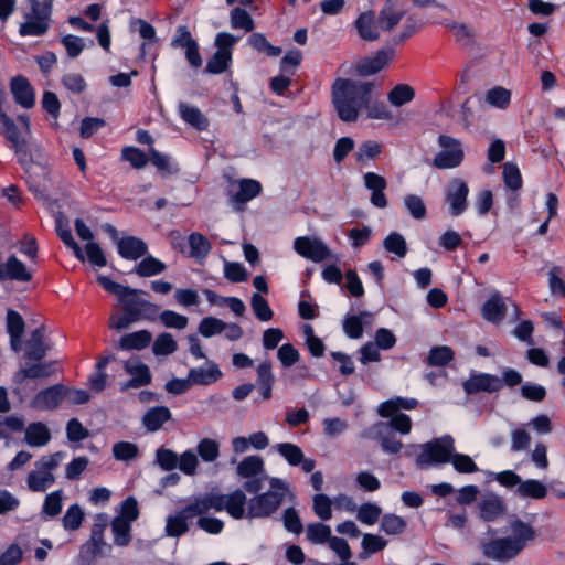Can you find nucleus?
I'll list each match as a JSON object with an SVG mask.
<instances>
[{"label": "nucleus", "mask_w": 565, "mask_h": 565, "mask_svg": "<svg viewBox=\"0 0 565 565\" xmlns=\"http://www.w3.org/2000/svg\"><path fill=\"white\" fill-rule=\"evenodd\" d=\"M248 42L253 49L258 52H265L269 56H278L281 53V49L271 45L262 33L252 34Z\"/></svg>", "instance_id": "nucleus-61"}, {"label": "nucleus", "mask_w": 565, "mask_h": 565, "mask_svg": "<svg viewBox=\"0 0 565 565\" xmlns=\"http://www.w3.org/2000/svg\"><path fill=\"white\" fill-rule=\"evenodd\" d=\"M270 486L273 490L256 495L249 500L247 518H267L279 508L286 492L285 483L279 479H271Z\"/></svg>", "instance_id": "nucleus-7"}, {"label": "nucleus", "mask_w": 565, "mask_h": 565, "mask_svg": "<svg viewBox=\"0 0 565 565\" xmlns=\"http://www.w3.org/2000/svg\"><path fill=\"white\" fill-rule=\"evenodd\" d=\"M383 146L374 140H366L362 142L356 152L355 160L359 163H365L367 161L375 160L382 153Z\"/></svg>", "instance_id": "nucleus-42"}, {"label": "nucleus", "mask_w": 565, "mask_h": 565, "mask_svg": "<svg viewBox=\"0 0 565 565\" xmlns=\"http://www.w3.org/2000/svg\"><path fill=\"white\" fill-rule=\"evenodd\" d=\"M119 255L125 259L137 260L148 253L147 244L138 237L125 236L117 242Z\"/></svg>", "instance_id": "nucleus-21"}, {"label": "nucleus", "mask_w": 565, "mask_h": 565, "mask_svg": "<svg viewBox=\"0 0 565 565\" xmlns=\"http://www.w3.org/2000/svg\"><path fill=\"white\" fill-rule=\"evenodd\" d=\"M365 188L371 192L370 202L377 209L387 206V199L384 193L387 182L384 177L375 172H366L363 175Z\"/></svg>", "instance_id": "nucleus-18"}, {"label": "nucleus", "mask_w": 565, "mask_h": 565, "mask_svg": "<svg viewBox=\"0 0 565 565\" xmlns=\"http://www.w3.org/2000/svg\"><path fill=\"white\" fill-rule=\"evenodd\" d=\"M178 350V344L172 334L164 332L157 337L153 342L152 351L156 355H169Z\"/></svg>", "instance_id": "nucleus-51"}, {"label": "nucleus", "mask_w": 565, "mask_h": 565, "mask_svg": "<svg viewBox=\"0 0 565 565\" xmlns=\"http://www.w3.org/2000/svg\"><path fill=\"white\" fill-rule=\"evenodd\" d=\"M49 345L44 342V329L36 328L30 334L25 344V358L31 361H41L49 351Z\"/></svg>", "instance_id": "nucleus-25"}, {"label": "nucleus", "mask_w": 565, "mask_h": 565, "mask_svg": "<svg viewBox=\"0 0 565 565\" xmlns=\"http://www.w3.org/2000/svg\"><path fill=\"white\" fill-rule=\"evenodd\" d=\"M190 255L196 259L205 258L211 250V244L200 233H192L189 236Z\"/></svg>", "instance_id": "nucleus-49"}, {"label": "nucleus", "mask_w": 565, "mask_h": 565, "mask_svg": "<svg viewBox=\"0 0 565 565\" xmlns=\"http://www.w3.org/2000/svg\"><path fill=\"white\" fill-rule=\"evenodd\" d=\"M54 373V362L36 363L21 369L15 380L22 382L26 379H47Z\"/></svg>", "instance_id": "nucleus-37"}, {"label": "nucleus", "mask_w": 565, "mask_h": 565, "mask_svg": "<svg viewBox=\"0 0 565 565\" xmlns=\"http://www.w3.org/2000/svg\"><path fill=\"white\" fill-rule=\"evenodd\" d=\"M294 249L301 257L320 263L331 257L328 246L317 237L299 236L294 241Z\"/></svg>", "instance_id": "nucleus-13"}, {"label": "nucleus", "mask_w": 565, "mask_h": 565, "mask_svg": "<svg viewBox=\"0 0 565 565\" xmlns=\"http://www.w3.org/2000/svg\"><path fill=\"white\" fill-rule=\"evenodd\" d=\"M484 100L492 107L505 109L511 102V92L502 86H495L486 93Z\"/></svg>", "instance_id": "nucleus-44"}, {"label": "nucleus", "mask_w": 565, "mask_h": 565, "mask_svg": "<svg viewBox=\"0 0 565 565\" xmlns=\"http://www.w3.org/2000/svg\"><path fill=\"white\" fill-rule=\"evenodd\" d=\"M0 134L4 137L8 147L14 151L19 163L29 172L35 161L39 149L28 139L29 135L18 128L9 116H2L0 120Z\"/></svg>", "instance_id": "nucleus-3"}, {"label": "nucleus", "mask_w": 565, "mask_h": 565, "mask_svg": "<svg viewBox=\"0 0 565 565\" xmlns=\"http://www.w3.org/2000/svg\"><path fill=\"white\" fill-rule=\"evenodd\" d=\"M151 340L152 334L148 330H139L122 335L118 348L121 350H142L150 344Z\"/></svg>", "instance_id": "nucleus-30"}, {"label": "nucleus", "mask_w": 565, "mask_h": 565, "mask_svg": "<svg viewBox=\"0 0 565 565\" xmlns=\"http://www.w3.org/2000/svg\"><path fill=\"white\" fill-rule=\"evenodd\" d=\"M205 514L200 497H194L190 502L171 514L166 520L164 533L169 537H180L190 529V521L198 515Z\"/></svg>", "instance_id": "nucleus-9"}, {"label": "nucleus", "mask_w": 565, "mask_h": 565, "mask_svg": "<svg viewBox=\"0 0 565 565\" xmlns=\"http://www.w3.org/2000/svg\"><path fill=\"white\" fill-rule=\"evenodd\" d=\"M516 493L522 498L543 499L547 494V489L541 481L529 479L520 483Z\"/></svg>", "instance_id": "nucleus-41"}, {"label": "nucleus", "mask_w": 565, "mask_h": 565, "mask_svg": "<svg viewBox=\"0 0 565 565\" xmlns=\"http://www.w3.org/2000/svg\"><path fill=\"white\" fill-rule=\"evenodd\" d=\"M479 518L484 522H495L507 512L504 501L495 494H488L478 503Z\"/></svg>", "instance_id": "nucleus-19"}, {"label": "nucleus", "mask_w": 565, "mask_h": 565, "mask_svg": "<svg viewBox=\"0 0 565 565\" xmlns=\"http://www.w3.org/2000/svg\"><path fill=\"white\" fill-rule=\"evenodd\" d=\"M359 35L365 41L377 40L380 34L374 20V13L369 11L359 15L355 21Z\"/></svg>", "instance_id": "nucleus-36"}, {"label": "nucleus", "mask_w": 565, "mask_h": 565, "mask_svg": "<svg viewBox=\"0 0 565 565\" xmlns=\"http://www.w3.org/2000/svg\"><path fill=\"white\" fill-rule=\"evenodd\" d=\"M454 359V351L447 345L435 347L430 350L427 358L429 365L443 366Z\"/></svg>", "instance_id": "nucleus-57"}, {"label": "nucleus", "mask_w": 565, "mask_h": 565, "mask_svg": "<svg viewBox=\"0 0 565 565\" xmlns=\"http://www.w3.org/2000/svg\"><path fill=\"white\" fill-rule=\"evenodd\" d=\"M395 55L393 49L379 51L374 56L360 61L356 65V71L360 75L370 76L383 70Z\"/></svg>", "instance_id": "nucleus-20"}, {"label": "nucleus", "mask_w": 565, "mask_h": 565, "mask_svg": "<svg viewBox=\"0 0 565 565\" xmlns=\"http://www.w3.org/2000/svg\"><path fill=\"white\" fill-rule=\"evenodd\" d=\"M167 269V265L160 259L148 255L143 256V258L136 264L134 268V273H136L139 277L147 278L160 275L164 273Z\"/></svg>", "instance_id": "nucleus-35"}, {"label": "nucleus", "mask_w": 565, "mask_h": 565, "mask_svg": "<svg viewBox=\"0 0 565 565\" xmlns=\"http://www.w3.org/2000/svg\"><path fill=\"white\" fill-rule=\"evenodd\" d=\"M332 500L323 493H317L312 499V508L316 515L322 521L332 518Z\"/></svg>", "instance_id": "nucleus-53"}, {"label": "nucleus", "mask_w": 565, "mask_h": 565, "mask_svg": "<svg viewBox=\"0 0 565 565\" xmlns=\"http://www.w3.org/2000/svg\"><path fill=\"white\" fill-rule=\"evenodd\" d=\"M277 452L282 456L290 466H299L303 452L301 448L291 443H281L276 445Z\"/></svg>", "instance_id": "nucleus-55"}, {"label": "nucleus", "mask_w": 565, "mask_h": 565, "mask_svg": "<svg viewBox=\"0 0 565 565\" xmlns=\"http://www.w3.org/2000/svg\"><path fill=\"white\" fill-rule=\"evenodd\" d=\"M14 100L24 108L33 107L35 103L34 92L29 81L23 76L12 78L10 84Z\"/></svg>", "instance_id": "nucleus-24"}, {"label": "nucleus", "mask_w": 565, "mask_h": 565, "mask_svg": "<svg viewBox=\"0 0 565 565\" xmlns=\"http://www.w3.org/2000/svg\"><path fill=\"white\" fill-rule=\"evenodd\" d=\"M406 529V522L403 518L388 513L381 519V530L388 535H398Z\"/></svg>", "instance_id": "nucleus-52"}, {"label": "nucleus", "mask_w": 565, "mask_h": 565, "mask_svg": "<svg viewBox=\"0 0 565 565\" xmlns=\"http://www.w3.org/2000/svg\"><path fill=\"white\" fill-rule=\"evenodd\" d=\"M231 26L233 29H243L246 32H250L254 29V21L245 10L234 8L231 11Z\"/></svg>", "instance_id": "nucleus-62"}, {"label": "nucleus", "mask_w": 565, "mask_h": 565, "mask_svg": "<svg viewBox=\"0 0 565 565\" xmlns=\"http://www.w3.org/2000/svg\"><path fill=\"white\" fill-rule=\"evenodd\" d=\"M468 184L458 178L450 180L446 192L445 200L449 206V213L452 216L461 215L468 207Z\"/></svg>", "instance_id": "nucleus-12"}, {"label": "nucleus", "mask_w": 565, "mask_h": 565, "mask_svg": "<svg viewBox=\"0 0 565 565\" xmlns=\"http://www.w3.org/2000/svg\"><path fill=\"white\" fill-rule=\"evenodd\" d=\"M83 521H84V512L78 504L71 505L66 510V512L62 519L64 529L68 530V531H75V530L79 529Z\"/></svg>", "instance_id": "nucleus-56"}, {"label": "nucleus", "mask_w": 565, "mask_h": 565, "mask_svg": "<svg viewBox=\"0 0 565 565\" xmlns=\"http://www.w3.org/2000/svg\"><path fill=\"white\" fill-rule=\"evenodd\" d=\"M374 87L369 81L337 78L332 85V103L339 118L344 122L356 121L369 106Z\"/></svg>", "instance_id": "nucleus-1"}, {"label": "nucleus", "mask_w": 565, "mask_h": 565, "mask_svg": "<svg viewBox=\"0 0 565 565\" xmlns=\"http://www.w3.org/2000/svg\"><path fill=\"white\" fill-rule=\"evenodd\" d=\"M361 544L363 552L360 553L359 557L361 559H366L370 554H374L384 550L386 546V541L379 535L366 533L363 535Z\"/></svg>", "instance_id": "nucleus-50"}, {"label": "nucleus", "mask_w": 565, "mask_h": 565, "mask_svg": "<svg viewBox=\"0 0 565 565\" xmlns=\"http://www.w3.org/2000/svg\"><path fill=\"white\" fill-rule=\"evenodd\" d=\"M179 456L168 448H159L156 451V462L164 471H171L178 468Z\"/></svg>", "instance_id": "nucleus-59"}, {"label": "nucleus", "mask_w": 565, "mask_h": 565, "mask_svg": "<svg viewBox=\"0 0 565 565\" xmlns=\"http://www.w3.org/2000/svg\"><path fill=\"white\" fill-rule=\"evenodd\" d=\"M131 524L122 519L114 518L110 523L114 543L117 546H127L131 541Z\"/></svg>", "instance_id": "nucleus-39"}, {"label": "nucleus", "mask_w": 565, "mask_h": 565, "mask_svg": "<svg viewBox=\"0 0 565 565\" xmlns=\"http://www.w3.org/2000/svg\"><path fill=\"white\" fill-rule=\"evenodd\" d=\"M510 529L513 533L512 536L498 537L481 543V552L484 557L497 562L511 561L535 537L533 526L521 520L512 521Z\"/></svg>", "instance_id": "nucleus-2"}, {"label": "nucleus", "mask_w": 565, "mask_h": 565, "mask_svg": "<svg viewBox=\"0 0 565 565\" xmlns=\"http://www.w3.org/2000/svg\"><path fill=\"white\" fill-rule=\"evenodd\" d=\"M252 309L256 318L260 321H269L273 319L274 312L267 300L259 294H254L250 300Z\"/></svg>", "instance_id": "nucleus-58"}, {"label": "nucleus", "mask_w": 565, "mask_h": 565, "mask_svg": "<svg viewBox=\"0 0 565 565\" xmlns=\"http://www.w3.org/2000/svg\"><path fill=\"white\" fill-rule=\"evenodd\" d=\"M11 279L17 281H30L32 274L26 269L25 265L14 255L10 256L1 269L0 280Z\"/></svg>", "instance_id": "nucleus-26"}, {"label": "nucleus", "mask_w": 565, "mask_h": 565, "mask_svg": "<svg viewBox=\"0 0 565 565\" xmlns=\"http://www.w3.org/2000/svg\"><path fill=\"white\" fill-rule=\"evenodd\" d=\"M113 455L117 460L128 461L138 456V447L134 443L119 441L113 446Z\"/></svg>", "instance_id": "nucleus-64"}, {"label": "nucleus", "mask_w": 565, "mask_h": 565, "mask_svg": "<svg viewBox=\"0 0 565 565\" xmlns=\"http://www.w3.org/2000/svg\"><path fill=\"white\" fill-rule=\"evenodd\" d=\"M463 391L468 395L480 392L494 393L502 388V381L499 376L489 373H471L469 379L462 383Z\"/></svg>", "instance_id": "nucleus-14"}, {"label": "nucleus", "mask_w": 565, "mask_h": 565, "mask_svg": "<svg viewBox=\"0 0 565 565\" xmlns=\"http://www.w3.org/2000/svg\"><path fill=\"white\" fill-rule=\"evenodd\" d=\"M65 458V452L57 451L42 456L34 462V468L26 476V487L31 492L43 493L51 488L55 481V470Z\"/></svg>", "instance_id": "nucleus-4"}, {"label": "nucleus", "mask_w": 565, "mask_h": 565, "mask_svg": "<svg viewBox=\"0 0 565 565\" xmlns=\"http://www.w3.org/2000/svg\"><path fill=\"white\" fill-rule=\"evenodd\" d=\"M262 191V185L254 179H242L237 184V190L232 193V201L236 210H242L243 205L256 198Z\"/></svg>", "instance_id": "nucleus-22"}, {"label": "nucleus", "mask_w": 565, "mask_h": 565, "mask_svg": "<svg viewBox=\"0 0 565 565\" xmlns=\"http://www.w3.org/2000/svg\"><path fill=\"white\" fill-rule=\"evenodd\" d=\"M128 290L118 298L122 310L138 320H153L159 311L158 306L138 298L137 295L140 292L138 289L128 287Z\"/></svg>", "instance_id": "nucleus-10"}, {"label": "nucleus", "mask_w": 565, "mask_h": 565, "mask_svg": "<svg viewBox=\"0 0 565 565\" xmlns=\"http://www.w3.org/2000/svg\"><path fill=\"white\" fill-rule=\"evenodd\" d=\"M355 512L359 522L365 525H373L379 521L382 509L375 503L366 502L356 508Z\"/></svg>", "instance_id": "nucleus-46"}, {"label": "nucleus", "mask_w": 565, "mask_h": 565, "mask_svg": "<svg viewBox=\"0 0 565 565\" xmlns=\"http://www.w3.org/2000/svg\"><path fill=\"white\" fill-rule=\"evenodd\" d=\"M418 405L415 398L396 397L381 403L377 407V414L381 417L388 418L399 409H414Z\"/></svg>", "instance_id": "nucleus-33"}, {"label": "nucleus", "mask_w": 565, "mask_h": 565, "mask_svg": "<svg viewBox=\"0 0 565 565\" xmlns=\"http://www.w3.org/2000/svg\"><path fill=\"white\" fill-rule=\"evenodd\" d=\"M438 143L443 148L435 158L434 166L438 169H452L461 164L463 160V150L461 142L447 135H440Z\"/></svg>", "instance_id": "nucleus-11"}, {"label": "nucleus", "mask_w": 565, "mask_h": 565, "mask_svg": "<svg viewBox=\"0 0 565 565\" xmlns=\"http://www.w3.org/2000/svg\"><path fill=\"white\" fill-rule=\"evenodd\" d=\"M188 375L192 385H210L222 376V372L214 362L207 361L202 366L191 369Z\"/></svg>", "instance_id": "nucleus-23"}, {"label": "nucleus", "mask_w": 565, "mask_h": 565, "mask_svg": "<svg viewBox=\"0 0 565 565\" xmlns=\"http://www.w3.org/2000/svg\"><path fill=\"white\" fill-rule=\"evenodd\" d=\"M30 11L23 15L24 21L19 26L21 36H42L51 24L52 8L49 2L31 0Z\"/></svg>", "instance_id": "nucleus-6"}, {"label": "nucleus", "mask_w": 565, "mask_h": 565, "mask_svg": "<svg viewBox=\"0 0 565 565\" xmlns=\"http://www.w3.org/2000/svg\"><path fill=\"white\" fill-rule=\"evenodd\" d=\"M205 514L211 510L215 512L226 511L233 519L241 520L247 518L245 493L237 489L228 494L205 493L199 495Z\"/></svg>", "instance_id": "nucleus-5"}, {"label": "nucleus", "mask_w": 565, "mask_h": 565, "mask_svg": "<svg viewBox=\"0 0 565 565\" xmlns=\"http://www.w3.org/2000/svg\"><path fill=\"white\" fill-rule=\"evenodd\" d=\"M405 14V10L397 8L391 0L384 6L379 15L380 26L385 31H391L398 24Z\"/></svg>", "instance_id": "nucleus-34"}, {"label": "nucleus", "mask_w": 565, "mask_h": 565, "mask_svg": "<svg viewBox=\"0 0 565 565\" xmlns=\"http://www.w3.org/2000/svg\"><path fill=\"white\" fill-rule=\"evenodd\" d=\"M63 490L53 491L44 498L41 513L49 518L57 516L63 507Z\"/></svg>", "instance_id": "nucleus-48"}, {"label": "nucleus", "mask_w": 565, "mask_h": 565, "mask_svg": "<svg viewBox=\"0 0 565 565\" xmlns=\"http://www.w3.org/2000/svg\"><path fill=\"white\" fill-rule=\"evenodd\" d=\"M159 319L164 327L178 330L185 329L189 323L188 317L172 310L162 311L159 315Z\"/></svg>", "instance_id": "nucleus-60"}, {"label": "nucleus", "mask_w": 565, "mask_h": 565, "mask_svg": "<svg viewBox=\"0 0 565 565\" xmlns=\"http://www.w3.org/2000/svg\"><path fill=\"white\" fill-rule=\"evenodd\" d=\"M232 62V52L216 51L207 61L205 72L209 74L224 73Z\"/></svg>", "instance_id": "nucleus-47"}, {"label": "nucleus", "mask_w": 565, "mask_h": 565, "mask_svg": "<svg viewBox=\"0 0 565 565\" xmlns=\"http://www.w3.org/2000/svg\"><path fill=\"white\" fill-rule=\"evenodd\" d=\"M236 473L241 478H253L265 473L264 460L262 457L253 455L245 457L236 467Z\"/></svg>", "instance_id": "nucleus-32"}, {"label": "nucleus", "mask_w": 565, "mask_h": 565, "mask_svg": "<svg viewBox=\"0 0 565 565\" xmlns=\"http://www.w3.org/2000/svg\"><path fill=\"white\" fill-rule=\"evenodd\" d=\"M414 97L415 90L407 84L396 85L387 95L388 102L395 107H401L412 102Z\"/></svg>", "instance_id": "nucleus-45"}, {"label": "nucleus", "mask_w": 565, "mask_h": 565, "mask_svg": "<svg viewBox=\"0 0 565 565\" xmlns=\"http://www.w3.org/2000/svg\"><path fill=\"white\" fill-rule=\"evenodd\" d=\"M331 533V527L320 522L310 523L306 529L307 540L316 545L328 543L332 536Z\"/></svg>", "instance_id": "nucleus-40"}, {"label": "nucleus", "mask_w": 565, "mask_h": 565, "mask_svg": "<svg viewBox=\"0 0 565 565\" xmlns=\"http://www.w3.org/2000/svg\"><path fill=\"white\" fill-rule=\"evenodd\" d=\"M363 437L376 439L381 444V448L386 454H397L403 448V444L388 430V424L377 422L364 431Z\"/></svg>", "instance_id": "nucleus-15"}, {"label": "nucleus", "mask_w": 565, "mask_h": 565, "mask_svg": "<svg viewBox=\"0 0 565 565\" xmlns=\"http://www.w3.org/2000/svg\"><path fill=\"white\" fill-rule=\"evenodd\" d=\"M66 386L62 384L52 385L40 391L31 401V407L39 411H51L56 408L65 398Z\"/></svg>", "instance_id": "nucleus-16"}, {"label": "nucleus", "mask_w": 565, "mask_h": 565, "mask_svg": "<svg viewBox=\"0 0 565 565\" xmlns=\"http://www.w3.org/2000/svg\"><path fill=\"white\" fill-rule=\"evenodd\" d=\"M171 412L166 406L150 408L142 417V424L149 431L159 430L164 423L171 419Z\"/></svg>", "instance_id": "nucleus-29"}, {"label": "nucleus", "mask_w": 565, "mask_h": 565, "mask_svg": "<svg viewBox=\"0 0 565 565\" xmlns=\"http://www.w3.org/2000/svg\"><path fill=\"white\" fill-rule=\"evenodd\" d=\"M371 313L362 311L358 316H348L343 320V330L351 339H360L363 334V323L370 322Z\"/></svg>", "instance_id": "nucleus-38"}, {"label": "nucleus", "mask_w": 565, "mask_h": 565, "mask_svg": "<svg viewBox=\"0 0 565 565\" xmlns=\"http://www.w3.org/2000/svg\"><path fill=\"white\" fill-rule=\"evenodd\" d=\"M422 452L416 458L420 467L440 465L450 461L455 451V440L450 435H444L431 441L420 445Z\"/></svg>", "instance_id": "nucleus-8"}, {"label": "nucleus", "mask_w": 565, "mask_h": 565, "mask_svg": "<svg viewBox=\"0 0 565 565\" xmlns=\"http://www.w3.org/2000/svg\"><path fill=\"white\" fill-rule=\"evenodd\" d=\"M179 114L186 124L198 130H205L209 127L207 118L195 106L181 102L179 104Z\"/></svg>", "instance_id": "nucleus-31"}, {"label": "nucleus", "mask_w": 565, "mask_h": 565, "mask_svg": "<svg viewBox=\"0 0 565 565\" xmlns=\"http://www.w3.org/2000/svg\"><path fill=\"white\" fill-rule=\"evenodd\" d=\"M225 322L215 317H205L199 323V333L204 338H211L224 331Z\"/></svg>", "instance_id": "nucleus-54"}, {"label": "nucleus", "mask_w": 565, "mask_h": 565, "mask_svg": "<svg viewBox=\"0 0 565 565\" xmlns=\"http://www.w3.org/2000/svg\"><path fill=\"white\" fill-rule=\"evenodd\" d=\"M507 311L505 302L499 294H493L482 306V317L492 323L503 320Z\"/></svg>", "instance_id": "nucleus-27"}, {"label": "nucleus", "mask_w": 565, "mask_h": 565, "mask_svg": "<svg viewBox=\"0 0 565 565\" xmlns=\"http://www.w3.org/2000/svg\"><path fill=\"white\" fill-rule=\"evenodd\" d=\"M125 371L132 377L128 382L121 384L120 390L126 391L130 387H140L148 385L151 382V374L149 367L143 364L138 358H131L124 364Z\"/></svg>", "instance_id": "nucleus-17"}, {"label": "nucleus", "mask_w": 565, "mask_h": 565, "mask_svg": "<svg viewBox=\"0 0 565 565\" xmlns=\"http://www.w3.org/2000/svg\"><path fill=\"white\" fill-rule=\"evenodd\" d=\"M503 180L507 188L511 190H520L522 188V177L516 164L507 162L503 166Z\"/></svg>", "instance_id": "nucleus-63"}, {"label": "nucleus", "mask_w": 565, "mask_h": 565, "mask_svg": "<svg viewBox=\"0 0 565 565\" xmlns=\"http://www.w3.org/2000/svg\"><path fill=\"white\" fill-rule=\"evenodd\" d=\"M386 252L394 254L397 258H404L407 254V244L404 236L397 232L390 233L383 241Z\"/></svg>", "instance_id": "nucleus-43"}, {"label": "nucleus", "mask_w": 565, "mask_h": 565, "mask_svg": "<svg viewBox=\"0 0 565 565\" xmlns=\"http://www.w3.org/2000/svg\"><path fill=\"white\" fill-rule=\"evenodd\" d=\"M51 440V433L41 422L32 423L24 429V441L31 447H43Z\"/></svg>", "instance_id": "nucleus-28"}]
</instances>
